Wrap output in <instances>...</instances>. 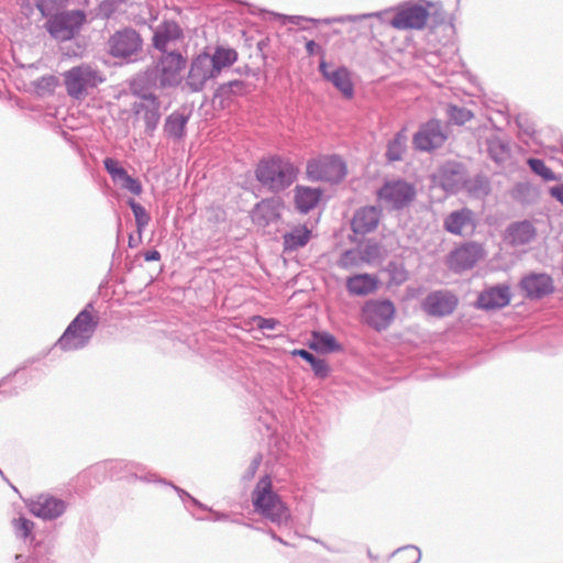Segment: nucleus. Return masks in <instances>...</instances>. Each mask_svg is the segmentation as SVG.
Segmentation results:
<instances>
[{"label": "nucleus", "instance_id": "nucleus-60", "mask_svg": "<svg viewBox=\"0 0 563 563\" xmlns=\"http://www.w3.org/2000/svg\"><path fill=\"white\" fill-rule=\"evenodd\" d=\"M214 514V518L213 520H227L228 519V515L227 514H222V512H213Z\"/></svg>", "mask_w": 563, "mask_h": 563}, {"label": "nucleus", "instance_id": "nucleus-1", "mask_svg": "<svg viewBox=\"0 0 563 563\" xmlns=\"http://www.w3.org/2000/svg\"><path fill=\"white\" fill-rule=\"evenodd\" d=\"M371 18H378L382 22L389 24L396 30H422L427 24L429 12L420 4L408 3L397 9L379 12L340 15L333 20H325V23H354Z\"/></svg>", "mask_w": 563, "mask_h": 563}, {"label": "nucleus", "instance_id": "nucleus-4", "mask_svg": "<svg viewBox=\"0 0 563 563\" xmlns=\"http://www.w3.org/2000/svg\"><path fill=\"white\" fill-rule=\"evenodd\" d=\"M254 510L271 522L283 526L290 519V511L280 497L273 490L269 476L262 477L252 493Z\"/></svg>", "mask_w": 563, "mask_h": 563}, {"label": "nucleus", "instance_id": "nucleus-33", "mask_svg": "<svg viewBox=\"0 0 563 563\" xmlns=\"http://www.w3.org/2000/svg\"><path fill=\"white\" fill-rule=\"evenodd\" d=\"M486 151L488 156L497 164H504L510 157L508 144L496 135L486 139Z\"/></svg>", "mask_w": 563, "mask_h": 563}, {"label": "nucleus", "instance_id": "nucleus-8", "mask_svg": "<svg viewBox=\"0 0 563 563\" xmlns=\"http://www.w3.org/2000/svg\"><path fill=\"white\" fill-rule=\"evenodd\" d=\"M103 80L101 73L88 64L71 67L64 74L67 93L75 99H81L88 89L96 88Z\"/></svg>", "mask_w": 563, "mask_h": 563}, {"label": "nucleus", "instance_id": "nucleus-51", "mask_svg": "<svg viewBox=\"0 0 563 563\" xmlns=\"http://www.w3.org/2000/svg\"><path fill=\"white\" fill-rule=\"evenodd\" d=\"M136 468L131 471V476L140 478L144 482H159L156 474H153L146 470V467L140 463H136Z\"/></svg>", "mask_w": 563, "mask_h": 563}, {"label": "nucleus", "instance_id": "nucleus-20", "mask_svg": "<svg viewBox=\"0 0 563 563\" xmlns=\"http://www.w3.org/2000/svg\"><path fill=\"white\" fill-rule=\"evenodd\" d=\"M283 201L278 197L266 198L257 202L251 213L252 221L260 227H267L280 218Z\"/></svg>", "mask_w": 563, "mask_h": 563}, {"label": "nucleus", "instance_id": "nucleus-36", "mask_svg": "<svg viewBox=\"0 0 563 563\" xmlns=\"http://www.w3.org/2000/svg\"><path fill=\"white\" fill-rule=\"evenodd\" d=\"M294 354L307 361L311 365V368L317 376L322 378L328 376L329 366L324 360L316 357L312 353L303 349L295 350Z\"/></svg>", "mask_w": 563, "mask_h": 563}, {"label": "nucleus", "instance_id": "nucleus-12", "mask_svg": "<svg viewBox=\"0 0 563 563\" xmlns=\"http://www.w3.org/2000/svg\"><path fill=\"white\" fill-rule=\"evenodd\" d=\"M377 196L386 207L400 210L416 198V188L405 180H393L385 183Z\"/></svg>", "mask_w": 563, "mask_h": 563}, {"label": "nucleus", "instance_id": "nucleus-21", "mask_svg": "<svg viewBox=\"0 0 563 563\" xmlns=\"http://www.w3.org/2000/svg\"><path fill=\"white\" fill-rule=\"evenodd\" d=\"M380 209L374 206L357 209L351 221L352 231L360 235L375 231L380 221Z\"/></svg>", "mask_w": 563, "mask_h": 563}, {"label": "nucleus", "instance_id": "nucleus-61", "mask_svg": "<svg viewBox=\"0 0 563 563\" xmlns=\"http://www.w3.org/2000/svg\"><path fill=\"white\" fill-rule=\"evenodd\" d=\"M269 534H271V537H272L274 540H276V541H278V542L283 543V544H287V542H285L280 537H278L274 531H272V530H271V531H269Z\"/></svg>", "mask_w": 563, "mask_h": 563}, {"label": "nucleus", "instance_id": "nucleus-22", "mask_svg": "<svg viewBox=\"0 0 563 563\" xmlns=\"http://www.w3.org/2000/svg\"><path fill=\"white\" fill-rule=\"evenodd\" d=\"M510 289L507 285H497L482 291L477 298L478 308L489 311L501 309L509 305Z\"/></svg>", "mask_w": 563, "mask_h": 563}, {"label": "nucleus", "instance_id": "nucleus-59", "mask_svg": "<svg viewBox=\"0 0 563 563\" xmlns=\"http://www.w3.org/2000/svg\"><path fill=\"white\" fill-rule=\"evenodd\" d=\"M16 373H18V371H14V372L10 373L9 375L2 377L0 379V387L3 386L7 382H9Z\"/></svg>", "mask_w": 563, "mask_h": 563}, {"label": "nucleus", "instance_id": "nucleus-29", "mask_svg": "<svg viewBox=\"0 0 563 563\" xmlns=\"http://www.w3.org/2000/svg\"><path fill=\"white\" fill-rule=\"evenodd\" d=\"M189 121V115L174 111L165 119L163 126L164 134L174 141H181L186 135V126Z\"/></svg>", "mask_w": 563, "mask_h": 563}, {"label": "nucleus", "instance_id": "nucleus-31", "mask_svg": "<svg viewBox=\"0 0 563 563\" xmlns=\"http://www.w3.org/2000/svg\"><path fill=\"white\" fill-rule=\"evenodd\" d=\"M311 231L306 225H297L283 235L285 252H294L308 244Z\"/></svg>", "mask_w": 563, "mask_h": 563}, {"label": "nucleus", "instance_id": "nucleus-49", "mask_svg": "<svg viewBox=\"0 0 563 563\" xmlns=\"http://www.w3.org/2000/svg\"><path fill=\"white\" fill-rule=\"evenodd\" d=\"M57 86V79L53 75L43 76L35 82V88L38 93H47L54 91Z\"/></svg>", "mask_w": 563, "mask_h": 563}, {"label": "nucleus", "instance_id": "nucleus-54", "mask_svg": "<svg viewBox=\"0 0 563 563\" xmlns=\"http://www.w3.org/2000/svg\"><path fill=\"white\" fill-rule=\"evenodd\" d=\"M254 322L261 330H274L279 324V321L274 318H264L261 316L254 317Z\"/></svg>", "mask_w": 563, "mask_h": 563}, {"label": "nucleus", "instance_id": "nucleus-26", "mask_svg": "<svg viewBox=\"0 0 563 563\" xmlns=\"http://www.w3.org/2000/svg\"><path fill=\"white\" fill-rule=\"evenodd\" d=\"M444 229L454 235H463L466 231H473L475 228L473 211L468 208L449 213L443 221Z\"/></svg>", "mask_w": 563, "mask_h": 563}, {"label": "nucleus", "instance_id": "nucleus-30", "mask_svg": "<svg viewBox=\"0 0 563 563\" xmlns=\"http://www.w3.org/2000/svg\"><path fill=\"white\" fill-rule=\"evenodd\" d=\"M378 280L369 274H356L346 279V289L351 295L366 296L377 289Z\"/></svg>", "mask_w": 563, "mask_h": 563}, {"label": "nucleus", "instance_id": "nucleus-42", "mask_svg": "<svg viewBox=\"0 0 563 563\" xmlns=\"http://www.w3.org/2000/svg\"><path fill=\"white\" fill-rule=\"evenodd\" d=\"M387 272L391 283L396 285H401L408 279V272L402 263L389 262L387 265Z\"/></svg>", "mask_w": 563, "mask_h": 563}, {"label": "nucleus", "instance_id": "nucleus-13", "mask_svg": "<svg viewBox=\"0 0 563 563\" xmlns=\"http://www.w3.org/2000/svg\"><path fill=\"white\" fill-rule=\"evenodd\" d=\"M448 134L439 120L432 119L422 124L413 135V146L421 152H431L441 147Z\"/></svg>", "mask_w": 563, "mask_h": 563}, {"label": "nucleus", "instance_id": "nucleus-37", "mask_svg": "<svg viewBox=\"0 0 563 563\" xmlns=\"http://www.w3.org/2000/svg\"><path fill=\"white\" fill-rule=\"evenodd\" d=\"M128 205L131 208L133 216L135 218V223L139 233H141L150 223L151 217L146 209L136 202L134 199H129Z\"/></svg>", "mask_w": 563, "mask_h": 563}, {"label": "nucleus", "instance_id": "nucleus-6", "mask_svg": "<svg viewBox=\"0 0 563 563\" xmlns=\"http://www.w3.org/2000/svg\"><path fill=\"white\" fill-rule=\"evenodd\" d=\"M131 90L137 97V100L132 103V112L137 120L144 122L145 133L152 136L162 118L161 101L155 96L154 89L135 79L131 84Z\"/></svg>", "mask_w": 563, "mask_h": 563}, {"label": "nucleus", "instance_id": "nucleus-45", "mask_svg": "<svg viewBox=\"0 0 563 563\" xmlns=\"http://www.w3.org/2000/svg\"><path fill=\"white\" fill-rule=\"evenodd\" d=\"M161 483H164L166 485H169L172 486L176 493L178 494L179 498L181 499V501L184 503L185 507L187 509H189L190 506H195V507H198L200 509H203V510H209L207 508V506H205L203 504H201L198 499H196L195 497H192L189 493H187L186 490H184L183 488L169 483V482H166L165 479L163 481H159Z\"/></svg>", "mask_w": 563, "mask_h": 563}, {"label": "nucleus", "instance_id": "nucleus-63", "mask_svg": "<svg viewBox=\"0 0 563 563\" xmlns=\"http://www.w3.org/2000/svg\"><path fill=\"white\" fill-rule=\"evenodd\" d=\"M531 132H532V130H531V129H527V130H526V133H527V134H530Z\"/></svg>", "mask_w": 563, "mask_h": 563}, {"label": "nucleus", "instance_id": "nucleus-5", "mask_svg": "<svg viewBox=\"0 0 563 563\" xmlns=\"http://www.w3.org/2000/svg\"><path fill=\"white\" fill-rule=\"evenodd\" d=\"M92 303H87L68 324L63 335L56 342V346L62 351H76L88 345L99 323L98 318L92 316Z\"/></svg>", "mask_w": 563, "mask_h": 563}, {"label": "nucleus", "instance_id": "nucleus-55", "mask_svg": "<svg viewBox=\"0 0 563 563\" xmlns=\"http://www.w3.org/2000/svg\"><path fill=\"white\" fill-rule=\"evenodd\" d=\"M261 462H262V456L261 455H256L252 462L250 463V465L247 466L246 471L244 472L242 478L244 481H251L254 475L256 474L260 465H261Z\"/></svg>", "mask_w": 563, "mask_h": 563}, {"label": "nucleus", "instance_id": "nucleus-17", "mask_svg": "<svg viewBox=\"0 0 563 563\" xmlns=\"http://www.w3.org/2000/svg\"><path fill=\"white\" fill-rule=\"evenodd\" d=\"M457 306V298L446 290L430 292L422 302V309L433 317L451 314Z\"/></svg>", "mask_w": 563, "mask_h": 563}, {"label": "nucleus", "instance_id": "nucleus-3", "mask_svg": "<svg viewBox=\"0 0 563 563\" xmlns=\"http://www.w3.org/2000/svg\"><path fill=\"white\" fill-rule=\"evenodd\" d=\"M185 64L186 59L180 53H164L156 65L134 79L154 90L176 87L180 82V71Z\"/></svg>", "mask_w": 563, "mask_h": 563}, {"label": "nucleus", "instance_id": "nucleus-41", "mask_svg": "<svg viewBox=\"0 0 563 563\" xmlns=\"http://www.w3.org/2000/svg\"><path fill=\"white\" fill-rule=\"evenodd\" d=\"M528 165L534 174L541 176L547 181L558 179L556 175L540 158H529Z\"/></svg>", "mask_w": 563, "mask_h": 563}, {"label": "nucleus", "instance_id": "nucleus-50", "mask_svg": "<svg viewBox=\"0 0 563 563\" xmlns=\"http://www.w3.org/2000/svg\"><path fill=\"white\" fill-rule=\"evenodd\" d=\"M360 260L361 255L358 254L357 251L347 250L341 255L339 260V266L342 268H349L357 265Z\"/></svg>", "mask_w": 563, "mask_h": 563}, {"label": "nucleus", "instance_id": "nucleus-52", "mask_svg": "<svg viewBox=\"0 0 563 563\" xmlns=\"http://www.w3.org/2000/svg\"><path fill=\"white\" fill-rule=\"evenodd\" d=\"M401 552L407 554L406 559L409 560V563H419V561L421 560V552L415 545H407L404 548H399L398 550L395 551V554L401 553Z\"/></svg>", "mask_w": 563, "mask_h": 563}, {"label": "nucleus", "instance_id": "nucleus-7", "mask_svg": "<svg viewBox=\"0 0 563 563\" xmlns=\"http://www.w3.org/2000/svg\"><path fill=\"white\" fill-rule=\"evenodd\" d=\"M44 26L48 34L57 42H66L75 38L87 22V15L82 10L57 11L49 16Z\"/></svg>", "mask_w": 563, "mask_h": 563}, {"label": "nucleus", "instance_id": "nucleus-48", "mask_svg": "<svg viewBox=\"0 0 563 563\" xmlns=\"http://www.w3.org/2000/svg\"><path fill=\"white\" fill-rule=\"evenodd\" d=\"M120 4L119 0H103L98 5L97 16L101 19H110L118 10Z\"/></svg>", "mask_w": 563, "mask_h": 563}, {"label": "nucleus", "instance_id": "nucleus-62", "mask_svg": "<svg viewBox=\"0 0 563 563\" xmlns=\"http://www.w3.org/2000/svg\"><path fill=\"white\" fill-rule=\"evenodd\" d=\"M15 560H16L18 562H23V561L25 560V558H24L22 554H16V555H15Z\"/></svg>", "mask_w": 563, "mask_h": 563}, {"label": "nucleus", "instance_id": "nucleus-2", "mask_svg": "<svg viewBox=\"0 0 563 563\" xmlns=\"http://www.w3.org/2000/svg\"><path fill=\"white\" fill-rule=\"evenodd\" d=\"M298 176V166L290 158L282 155L262 158L255 169L257 181L273 194L283 192L289 188Z\"/></svg>", "mask_w": 563, "mask_h": 563}, {"label": "nucleus", "instance_id": "nucleus-18", "mask_svg": "<svg viewBox=\"0 0 563 563\" xmlns=\"http://www.w3.org/2000/svg\"><path fill=\"white\" fill-rule=\"evenodd\" d=\"M103 166L107 173L110 175L111 180L119 186L121 189L126 190L135 196H140L143 191L141 181L137 178L132 177L123 168L119 161L112 157H106L103 159Z\"/></svg>", "mask_w": 563, "mask_h": 563}, {"label": "nucleus", "instance_id": "nucleus-46", "mask_svg": "<svg viewBox=\"0 0 563 563\" xmlns=\"http://www.w3.org/2000/svg\"><path fill=\"white\" fill-rule=\"evenodd\" d=\"M246 84L242 80H231L219 86L218 95L228 97L229 95H243Z\"/></svg>", "mask_w": 563, "mask_h": 563}, {"label": "nucleus", "instance_id": "nucleus-38", "mask_svg": "<svg viewBox=\"0 0 563 563\" xmlns=\"http://www.w3.org/2000/svg\"><path fill=\"white\" fill-rule=\"evenodd\" d=\"M512 196L522 203H531L537 198V189L529 183H519L515 186Z\"/></svg>", "mask_w": 563, "mask_h": 563}, {"label": "nucleus", "instance_id": "nucleus-58", "mask_svg": "<svg viewBox=\"0 0 563 563\" xmlns=\"http://www.w3.org/2000/svg\"><path fill=\"white\" fill-rule=\"evenodd\" d=\"M144 260L146 262H154L161 260V253L156 250H151L144 253Z\"/></svg>", "mask_w": 563, "mask_h": 563}, {"label": "nucleus", "instance_id": "nucleus-40", "mask_svg": "<svg viewBox=\"0 0 563 563\" xmlns=\"http://www.w3.org/2000/svg\"><path fill=\"white\" fill-rule=\"evenodd\" d=\"M68 0H36V8L43 16H49L67 4Z\"/></svg>", "mask_w": 563, "mask_h": 563}, {"label": "nucleus", "instance_id": "nucleus-23", "mask_svg": "<svg viewBox=\"0 0 563 563\" xmlns=\"http://www.w3.org/2000/svg\"><path fill=\"white\" fill-rule=\"evenodd\" d=\"M319 71L324 79L330 81L345 98H352L354 93L353 84L350 71L346 67L341 66L334 70H329L328 63L322 59L319 64Z\"/></svg>", "mask_w": 563, "mask_h": 563}, {"label": "nucleus", "instance_id": "nucleus-11", "mask_svg": "<svg viewBox=\"0 0 563 563\" xmlns=\"http://www.w3.org/2000/svg\"><path fill=\"white\" fill-rule=\"evenodd\" d=\"M217 77L211 60H209V53L203 52L191 59L185 77V87L190 92H200Z\"/></svg>", "mask_w": 563, "mask_h": 563}, {"label": "nucleus", "instance_id": "nucleus-32", "mask_svg": "<svg viewBox=\"0 0 563 563\" xmlns=\"http://www.w3.org/2000/svg\"><path fill=\"white\" fill-rule=\"evenodd\" d=\"M211 66L219 76L225 68L231 67L238 60L235 49L224 46H217L212 54H209Z\"/></svg>", "mask_w": 563, "mask_h": 563}, {"label": "nucleus", "instance_id": "nucleus-10", "mask_svg": "<svg viewBox=\"0 0 563 563\" xmlns=\"http://www.w3.org/2000/svg\"><path fill=\"white\" fill-rule=\"evenodd\" d=\"M396 308L389 299H373L364 303L362 320L368 327L380 332L386 330L395 319Z\"/></svg>", "mask_w": 563, "mask_h": 563}, {"label": "nucleus", "instance_id": "nucleus-56", "mask_svg": "<svg viewBox=\"0 0 563 563\" xmlns=\"http://www.w3.org/2000/svg\"><path fill=\"white\" fill-rule=\"evenodd\" d=\"M306 51L311 56L314 54H322L323 51L319 44H317L313 40H310L306 43Z\"/></svg>", "mask_w": 563, "mask_h": 563}, {"label": "nucleus", "instance_id": "nucleus-34", "mask_svg": "<svg viewBox=\"0 0 563 563\" xmlns=\"http://www.w3.org/2000/svg\"><path fill=\"white\" fill-rule=\"evenodd\" d=\"M310 346L322 353L336 352L341 350V345L336 342L335 338L328 332H313Z\"/></svg>", "mask_w": 563, "mask_h": 563}, {"label": "nucleus", "instance_id": "nucleus-53", "mask_svg": "<svg viewBox=\"0 0 563 563\" xmlns=\"http://www.w3.org/2000/svg\"><path fill=\"white\" fill-rule=\"evenodd\" d=\"M276 18L283 20V22L285 23L286 21L292 23V24H296V25H300V23L302 21H307V22H313V23H319L321 22V20H316V19H308V18H305V16H301V15H284V14H275ZM334 18H332L331 20H333ZM325 20H322V23L327 24L325 23Z\"/></svg>", "mask_w": 563, "mask_h": 563}, {"label": "nucleus", "instance_id": "nucleus-64", "mask_svg": "<svg viewBox=\"0 0 563 563\" xmlns=\"http://www.w3.org/2000/svg\"><path fill=\"white\" fill-rule=\"evenodd\" d=\"M194 517H196L198 520H201L202 518L201 517H198L196 516L195 514H192Z\"/></svg>", "mask_w": 563, "mask_h": 563}, {"label": "nucleus", "instance_id": "nucleus-25", "mask_svg": "<svg viewBox=\"0 0 563 563\" xmlns=\"http://www.w3.org/2000/svg\"><path fill=\"white\" fill-rule=\"evenodd\" d=\"M537 236V229L529 220L510 223L505 233L506 241L512 246H522L532 242Z\"/></svg>", "mask_w": 563, "mask_h": 563}, {"label": "nucleus", "instance_id": "nucleus-44", "mask_svg": "<svg viewBox=\"0 0 563 563\" xmlns=\"http://www.w3.org/2000/svg\"><path fill=\"white\" fill-rule=\"evenodd\" d=\"M12 525H13L15 534L19 538H22L24 540L31 536L32 530L34 528L33 521H31L30 519H26L23 516H20L19 518L13 519Z\"/></svg>", "mask_w": 563, "mask_h": 563}, {"label": "nucleus", "instance_id": "nucleus-15", "mask_svg": "<svg viewBox=\"0 0 563 563\" xmlns=\"http://www.w3.org/2000/svg\"><path fill=\"white\" fill-rule=\"evenodd\" d=\"M483 255V247L478 243H464L450 253L448 266L451 271L461 273L473 268Z\"/></svg>", "mask_w": 563, "mask_h": 563}, {"label": "nucleus", "instance_id": "nucleus-24", "mask_svg": "<svg viewBox=\"0 0 563 563\" xmlns=\"http://www.w3.org/2000/svg\"><path fill=\"white\" fill-rule=\"evenodd\" d=\"M439 184L451 194L457 192L465 183L463 166L455 162L444 164L438 173Z\"/></svg>", "mask_w": 563, "mask_h": 563}, {"label": "nucleus", "instance_id": "nucleus-9", "mask_svg": "<svg viewBox=\"0 0 563 563\" xmlns=\"http://www.w3.org/2000/svg\"><path fill=\"white\" fill-rule=\"evenodd\" d=\"M306 173L310 180L339 183L346 175V166L338 155L320 156L308 161Z\"/></svg>", "mask_w": 563, "mask_h": 563}, {"label": "nucleus", "instance_id": "nucleus-19", "mask_svg": "<svg viewBox=\"0 0 563 563\" xmlns=\"http://www.w3.org/2000/svg\"><path fill=\"white\" fill-rule=\"evenodd\" d=\"M520 288L529 299H541L554 291L553 279L545 273H531L520 280Z\"/></svg>", "mask_w": 563, "mask_h": 563}, {"label": "nucleus", "instance_id": "nucleus-27", "mask_svg": "<svg viewBox=\"0 0 563 563\" xmlns=\"http://www.w3.org/2000/svg\"><path fill=\"white\" fill-rule=\"evenodd\" d=\"M322 190L308 186H296L294 189V203L298 212L302 214L309 213L314 209L321 200Z\"/></svg>", "mask_w": 563, "mask_h": 563}, {"label": "nucleus", "instance_id": "nucleus-14", "mask_svg": "<svg viewBox=\"0 0 563 563\" xmlns=\"http://www.w3.org/2000/svg\"><path fill=\"white\" fill-rule=\"evenodd\" d=\"M142 47L140 34L126 27L115 32L109 40V52L113 57L131 59Z\"/></svg>", "mask_w": 563, "mask_h": 563}, {"label": "nucleus", "instance_id": "nucleus-57", "mask_svg": "<svg viewBox=\"0 0 563 563\" xmlns=\"http://www.w3.org/2000/svg\"><path fill=\"white\" fill-rule=\"evenodd\" d=\"M550 194L552 197H554L558 201L563 203V184L556 187H552L550 189Z\"/></svg>", "mask_w": 563, "mask_h": 563}, {"label": "nucleus", "instance_id": "nucleus-47", "mask_svg": "<svg viewBox=\"0 0 563 563\" xmlns=\"http://www.w3.org/2000/svg\"><path fill=\"white\" fill-rule=\"evenodd\" d=\"M361 261L371 263L382 256V249L378 243H367L360 252Z\"/></svg>", "mask_w": 563, "mask_h": 563}, {"label": "nucleus", "instance_id": "nucleus-35", "mask_svg": "<svg viewBox=\"0 0 563 563\" xmlns=\"http://www.w3.org/2000/svg\"><path fill=\"white\" fill-rule=\"evenodd\" d=\"M407 135L406 130L402 129L396 133L393 140L389 141L386 151V157L389 162H397L402 158V155L407 148Z\"/></svg>", "mask_w": 563, "mask_h": 563}, {"label": "nucleus", "instance_id": "nucleus-28", "mask_svg": "<svg viewBox=\"0 0 563 563\" xmlns=\"http://www.w3.org/2000/svg\"><path fill=\"white\" fill-rule=\"evenodd\" d=\"M183 36V30L175 21H164L155 30L153 45L158 51L166 53V46L169 42L176 41Z\"/></svg>", "mask_w": 563, "mask_h": 563}, {"label": "nucleus", "instance_id": "nucleus-16", "mask_svg": "<svg viewBox=\"0 0 563 563\" xmlns=\"http://www.w3.org/2000/svg\"><path fill=\"white\" fill-rule=\"evenodd\" d=\"M67 507L68 505L65 500L51 495H40L29 504L30 512L43 520L59 518L65 514Z\"/></svg>", "mask_w": 563, "mask_h": 563}, {"label": "nucleus", "instance_id": "nucleus-39", "mask_svg": "<svg viewBox=\"0 0 563 563\" xmlns=\"http://www.w3.org/2000/svg\"><path fill=\"white\" fill-rule=\"evenodd\" d=\"M136 463L125 460H117L111 461L109 463V471L111 472V477L123 478L131 476V471L136 468Z\"/></svg>", "mask_w": 563, "mask_h": 563}, {"label": "nucleus", "instance_id": "nucleus-43", "mask_svg": "<svg viewBox=\"0 0 563 563\" xmlns=\"http://www.w3.org/2000/svg\"><path fill=\"white\" fill-rule=\"evenodd\" d=\"M448 115L450 121L457 125H462L473 118V113L468 109L457 106H450L448 108Z\"/></svg>", "mask_w": 563, "mask_h": 563}]
</instances>
